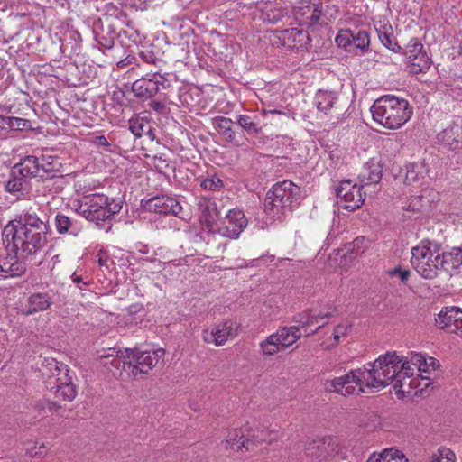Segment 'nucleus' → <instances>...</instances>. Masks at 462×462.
<instances>
[{"label": "nucleus", "instance_id": "f257e3e1", "mask_svg": "<svg viewBox=\"0 0 462 462\" xmlns=\"http://www.w3.org/2000/svg\"><path fill=\"white\" fill-rule=\"evenodd\" d=\"M49 230L48 222L30 208L15 215L4 227L3 241L7 243V249L11 246L13 255L23 262L45 247Z\"/></svg>", "mask_w": 462, "mask_h": 462}, {"label": "nucleus", "instance_id": "f03ea898", "mask_svg": "<svg viewBox=\"0 0 462 462\" xmlns=\"http://www.w3.org/2000/svg\"><path fill=\"white\" fill-rule=\"evenodd\" d=\"M303 199L300 188L291 180L275 183L266 193L264 211L273 221H282Z\"/></svg>", "mask_w": 462, "mask_h": 462}, {"label": "nucleus", "instance_id": "7ed1b4c3", "mask_svg": "<svg viewBox=\"0 0 462 462\" xmlns=\"http://www.w3.org/2000/svg\"><path fill=\"white\" fill-rule=\"evenodd\" d=\"M370 110L376 123L391 130L399 129L413 114L412 106L407 99L393 95L380 97Z\"/></svg>", "mask_w": 462, "mask_h": 462}, {"label": "nucleus", "instance_id": "20e7f679", "mask_svg": "<svg viewBox=\"0 0 462 462\" xmlns=\"http://www.w3.org/2000/svg\"><path fill=\"white\" fill-rule=\"evenodd\" d=\"M121 209V202L102 193L84 196L76 206L77 213L87 220L94 222L99 226L107 224L106 231L112 227L111 218Z\"/></svg>", "mask_w": 462, "mask_h": 462}, {"label": "nucleus", "instance_id": "39448f33", "mask_svg": "<svg viewBox=\"0 0 462 462\" xmlns=\"http://www.w3.org/2000/svg\"><path fill=\"white\" fill-rule=\"evenodd\" d=\"M398 355L387 352L379 356L374 363H367L361 368L365 385L370 389H383L397 381Z\"/></svg>", "mask_w": 462, "mask_h": 462}, {"label": "nucleus", "instance_id": "423d86ee", "mask_svg": "<svg viewBox=\"0 0 462 462\" xmlns=\"http://www.w3.org/2000/svg\"><path fill=\"white\" fill-rule=\"evenodd\" d=\"M444 253L439 243L422 240L411 249V266L422 278L435 279L439 272L442 271Z\"/></svg>", "mask_w": 462, "mask_h": 462}, {"label": "nucleus", "instance_id": "0eeeda50", "mask_svg": "<svg viewBox=\"0 0 462 462\" xmlns=\"http://www.w3.org/2000/svg\"><path fill=\"white\" fill-rule=\"evenodd\" d=\"M46 367L50 372V379H53L54 385L51 387L56 397L64 401H73L78 393L77 385L74 383L76 379L75 373L71 371L66 364L56 359H46Z\"/></svg>", "mask_w": 462, "mask_h": 462}, {"label": "nucleus", "instance_id": "6e6552de", "mask_svg": "<svg viewBox=\"0 0 462 462\" xmlns=\"http://www.w3.org/2000/svg\"><path fill=\"white\" fill-rule=\"evenodd\" d=\"M305 455L319 462H330L346 458V450L337 438L327 436L309 441L305 447Z\"/></svg>", "mask_w": 462, "mask_h": 462}, {"label": "nucleus", "instance_id": "1a4fd4ad", "mask_svg": "<svg viewBox=\"0 0 462 462\" xmlns=\"http://www.w3.org/2000/svg\"><path fill=\"white\" fill-rule=\"evenodd\" d=\"M170 87L171 81L166 74H162L160 70H151L133 83L132 91L136 97L147 100L155 95L163 94Z\"/></svg>", "mask_w": 462, "mask_h": 462}, {"label": "nucleus", "instance_id": "9d476101", "mask_svg": "<svg viewBox=\"0 0 462 462\" xmlns=\"http://www.w3.org/2000/svg\"><path fill=\"white\" fill-rule=\"evenodd\" d=\"M130 380L136 379L139 374H148L164 356V350L160 348L152 351H137L125 349Z\"/></svg>", "mask_w": 462, "mask_h": 462}, {"label": "nucleus", "instance_id": "9b49d317", "mask_svg": "<svg viewBox=\"0 0 462 462\" xmlns=\"http://www.w3.org/2000/svg\"><path fill=\"white\" fill-rule=\"evenodd\" d=\"M302 336L299 326L282 327L260 343L263 356H272L292 346Z\"/></svg>", "mask_w": 462, "mask_h": 462}, {"label": "nucleus", "instance_id": "f8f14e48", "mask_svg": "<svg viewBox=\"0 0 462 462\" xmlns=\"http://www.w3.org/2000/svg\"><path fill=\"white\" fill-rule=\"evenodd\" d=\"M324 389L328 393H336L343 396L364 393L365 380L361 368L349 371L347 374L325 380Z\"/></svg>", "mask_w": 462, "mask_h": 462}, {"label": "nucleus", "instance_id": "ddd939ff", "mask_svg": "<svg viewBox=\"0 0 462 462\" xmlns=\"http://www.w3.org/2000/svg\"><path fill=\"white\" fill-rule=\"evenodd\" d=\"M272 439H265L260 435H256L254 431L248 426L240 429H235L230 431L226 436L223 444L226 449L243 450L246 451L253 449V448L259 443L271 442Z\"/></svg>", "mask_w": 462, "mask_h": 462}, {"label": "nucleus", "instance_id": "4468645a", "mask_svg": "<svg viewBox=\"0 0 462 462\" xmlns=\"http://www.w3.org/2000/svg\"><path fill=\"white\" fill-rule=\"evenodd\" d=\"M363 187L361 184H353L349 180L341 181L337 189V197L341 206L349 211L359 208L365 201Z\"/></svg>", "mask_w": 462, "mask_h": 462}, {"label": "nucleus", "instance_id": "2eb2a0df", "mask_svg": "<svg viewBox=\"0 0 462 462\" xmlns=\"http://www.w3.org/2000/svg\"><path fill=\"white\" fill-rule=\"evenodd\" d=\"M101 365L106 368L114 377L122 381H130L129 372L126 369L128 365L127 354L117 351L115 348L108 350L107 354L100 355Z\"/></svg>", "mask_w": 462, "mask_h": 462}, {"label": "nucleus", "instance_id": "dca6fc26", "mask_svg": "<svg viewBox=\"0 0 462 462\" xmlns=\"http://www.w3.org/2000/svg\"><path fill=\"white\" fill-rule=\"evenodd\" d=\"M293 15L299 26L322 25L319 23L321 9L319 2L300 0L293 8Z\"/></svg>", "mask_w": 462, "mask_h": 462}, {"label": "nucleus", "instance_id": "f3484780", "mask_svg": "<svg viewBox=\"0 0 462 462\" xmlns=\"http://www.w3.org/2000/svg\"><path fill=\"white\" fill-rule=\"evenodd\" d=\"M248 221L240 209H230L221 221L218 233L225 237L236 239L247 226Z\"/></svg>", "mask_w": 462, "mask_h": 462}, {"label": "nucleus", "instance_id": "a211bd4d", "mask_svg": "<svg viewBox=\"0 0 462 462\" xmlns=\"http://www.w3.org/2000/svg\"><path fill=\"white\" fill-rule=\"evenodd\" d=\"M236 336V329L231 320L215 324L211 328L204 329L202 332L203 340L215 346H222Z\"/></svg>", "mask_w": 462, "mask_h": 462}, {"label": "nucleus", "instance_id": "6ab92c4d", "mask_svg": "<svg viewBox=\"0 0 462 462\" xmlns=\"http://www.w3.org/2000/svg\"><path fill=\"white\" fill-rule=\"evenodd\" d=\"M441 329L450 333L462 334V308L457 306H446L435 319Z\"/></svg>", "mask_w": 462, "mask_h": 462}, {"label": "nucleus", "instance_id": "aec40b11", "mask_svg": "<svg viewBox=\"0 0 462 462\" xmlns=\"http://www.w3.org/2000/svg\"><path fill=\"white\" fill-rule=\"evenodd\" d=\"M144 207L146 210L150 212L162 215L171 214L180 218H182L181 205L176 199L168 196L162 195L153 197L147 200Z\"/></svg>", "mask_w": 462, "mask_h": 462}, {"label": "nucleus", "instance_id": "412c9836", "mask_svg": "<svg viewBox=\"0 0 462 462\" xmlns=\"http://www.w3.org/2000/svg\"><path fill=\"white\" fill-rule=\"evenodd\" d=\"M7 250L0 251V279L21 276L26 271L25 263Z\"/></svg>", "mask_w": 462, "mask_h": 462}, {"label": "nucleus", "instance_id": "4be33fe9", "mask_svg": "<svg viewBox=\"0 0 462 462\" xmlns=\"http://www.w3.org/2000/svg\"><path fill=\"white\" fill-rule=\"evenodd\" d=\"M52 303L51 296L46 292H35L31 294L26 300V305L21 309V313L26 316L48 310Z\"/></svg>", "mask_w": 462, "mask_h": 462}, {"label": "nucleus", "instance_id": "5701e85b", "mask_svg": "<svg viewBox=\"0 0 462 462\" xmlns=\"http://www.w3.org/2000/svg\"><path fill=\"white\" fill-rule=\"evenodd\" d=\"M442 271L450 276H462V247H453L449 251H445Z\"/></svg>", "mask_w": 462, "mask_h": 462}, {"label": "nucleus", "instance_id": "b1692460", "mask_svg": "<svg viewBox=\"0 0 462 462\" xmlns=\"http://www.w3.org/2000/svg\"><path fill=\"white\" fill-rule=\"evenodd\" d=\"M438 141L451 150L457 149L462 143V125L453 121L438 134Z\"/></svg>", "mask_w": 462, "mask_h": 462}, {"label": "nucleus", "instance_id": "393cba45", "mask_svg": "<svg viewBox=\"0 0 462 462\" xmlns=\"http://www.w3.org/2000/svg\"><path fill=\"white\" fill-rule=\"evenodd\" d=\"M4 188L5 192L15 196L17 199H23L28 193V181L27 179L18 174L16 170L12 168Z\"/></svg>", "mask_w": 462, "mask_h": 462}, {"label": "nucleus", "instance_id": "a878e982", "mask_svg": "<svg viewBox=\"0 0 462 462\" xmlns=\"http://www.w3.org/2000/svg\"><path fill=\"white\" fill-rule=\"evenodd\" d=\"M382 176V166L375 160H371L364 165L358 179L362 186H367L380 182Z\"/></svg>", "mask_w": 462, "mask_h": 462}, {"label": "nucleus", "instance_id": "bb28decb", "mask_svg": "<svg viewBox=\"0 0 462 462\" xmlns=\"http://www.w3.org/2000/svg\"><path fill=\"white\" fill-rule=\"evenodd\" d=\"M18 174L27 178L41 177L44 178L43 174L40 172V166L38 157L35 155H27L20 160L18 163L13 166Z\"/></svg>", "mask_w": 462, "mask_h": 462}, {"label": "nucleus", "instance_id": "cd10ccee", "mask_svg": "<svg viewBox=\"0 0 462 462\" xmlns=\"http://www.w3.org/2000/svg\"><path fill=\"white\" fill-rule=\"evenodd\" d=\"M55 227L60 235L68 234L73 236H78L83 229L80 221L61 213L55 216Z\"/></svg>", "mask_w": 462, "mask_h": 462}, {"label": "nucleus", "instance_id": "c85d7f7f", "mask_svg": "<svg viewBox=\"0 0 462 462\" xmlns=\"http://www.w3.org/2000/svg\"><path fill=\"white\" fill-rule=\"evenodd\" d=\"M262 116L258 114L238 115L236 116V123L249 135L257 136L263 132V124L261 120Z\"/></svg>", "mask_w": 462, "mask_h": 462}, {"label": "nucleus", "instance_id": "c756f323", "mask_svg": "<svg viewBox=\"0 0 462 462\" xmlns=\"http://www.w3.org/2000/svg\"><path fill=\"white\" fill-rule=\"evenodd\" d=\"M398 368L397 370V381L394 383V389L398 391L402 389L405 383V380L411 378L415 370H417L416 366H414L411 362V354L407 357H403L402 356H398Z\"/></svg>", "mask_w": 462, "mask_h": 462}, {"label": "nucleus", "instance_id": "7c9ffc66", "mask_svg": "<svg viewBox=\"0 0 462 462\" xmlns=\"http://www.w3.org/2000/svg\"><path fill=\"white\" fill-rule=\"evenodd\" d=\"M199 210L200 212L201 221L208 226H212L220 216L217 203L211 199H201L199 202Z\"/></svg>", "mask_w": 462, "mask_h": 462}, {"label": "nucleus", "instance_id": "2f4dec72", "mask_svg": "<svg viewBox=\"0 0 462 462\" xmlns=\"http://www.w3.org/2000/svg\"><path fill=\"white\" fill-rule=\"evenodd\" d=\"M428 167L424 161L410 162L406 165L405 183L413 185L419 183L428 174Z\"/></svg>", "mask_w": 462, "mask_h": 462}, {"label": "nucleus", "instance_id": "473e14b6", "mask_svg": "<svg viewBox=\"0 0 462 462\" xmlns=\"http://www.w3.org/2000/svg\"><path fill=\"white\" fill-rule=\"evenodd\" d=\"M411 362L416 366L417 371L420 373H430L435 371L439 364L437 359L432 356H427L421 353H411Z\"/></svg>", "mask_w": 462, "mask_h": 462}, {"label": "nucleus", "instance_id": "72a5a7b5", "mask_svg": "<svg viewBox=\"0 0 462 462\" xmlns=\"http://www.w3.org/2000/svg\"><path fill=\"white\" fill-rule=\"evenodd\" d=\"M366 462H408L402 451L394 448H386L381 453H373Z\"/></svg>", "mask_w": 462, "mask_h": 462}, {"label": "nucleus", "instance_id": "f704fd0d", "mask_svg": "<svg viewBox=\"0 0 462 462\" xmlns=\"http://www.w3.org/2000/svg\"><path fill=\"white\" fill-rule=\"evenodd\" d=\"M214 126L217 132L228 143H235L236 133L233 130V121L225 116H217L214 119Z\"/></svg>", "mask_w": 462, "mask_h": 462}, {"label": "nucleus", "instance_id": "c9c22d12", "mask_svg": "<svg viewBox=\"0 0 462 462\" xmlns=\"http://www.w3.org/2000/svg\"><path fill=\"white\" fill-rule=\"evenodd\" d=\"M337 100V95L333 91L319 90L315 96V105L317 108L328 114Z\"/></svg>", "mask_w": 462, "mask_h": 462}, {"label": "nucleus", "instance_id": "e433bc0d", "mask_svg": "<svg viewBox=\"0 0 462 462\" xmlns=\"http://www.w3.org/2000/svg\"><path fill=\"white\" fill-rule=\"evenodd\" d=\"M61 42V47H69L71 50H76L81 42V36L79 31H60L56 33Z\"/></svg>", "mask_w": 462, "mask_h": 462}, {"label": "nucleus", "instance_id": "4c0bfd02", "mask_svg": "<svg viewBox=\"0 0 462 462\" xmlns=\"http://www.w3.org/2000/svg\"><path fill=\"white\" fill-rule=\"evenodd\" d=\"M94 39L104 49H112L116 41V31H92Z\"/></svg>", "mask_w": 462, "mask_h": 462}, {"label": "nucleus", "instance_id": "58836bf2", "mask_svg": "<svg viewBox=\"0 0 462 462\" xmlns=\"http://www.w3.org/2000/svg\"><path fill=\"white\" fill-rule=\"evenodd\" d=\"M376 32L382 43L389 50L398 52L402 49L401 43L394 35V31H376Z\"/></svg>", "mask_w": 462, "mask_h": 462}, {"label": "nucleus", "instance_id": "ea45409f", "mask_svg": "<svg viewBox=\"0 0 462 462\" xmlns=\"http://www.w3.org/2000/svg\"><path fill=\"white\" fill-rule=\"evenodd\" d=\"M149 120L143 117L131 118L128 121V128L136 138H141L149 131Z\"/></svg>", "mask_w": 462, "mask_h": 462}, {"label": "nucleus", "instance_id": "a19ab883", "mask_svg": "<svg viewBox=\"0 0 462 462\" xmlns=\"http://www.w3.org/2000/svg\"><path fill=\"white\" fill-rule=\"evenodd\" d=\"M263 11V20L269 23H277L285 14L284 10L273 7V5H265L264 7H260Z\"/></svg>", "mask_w": 462, "mask_h": 462}, {"label": "nucleus", "instance_id": "79ce46f5", "mask_svg": "<svg viewBox=\"0 0 462 462\" xmlns=\"http://www.w3.org/2000/svg\"><path fill=\"white\" fill-rule=\"evenodd\" d=\"M408 66L411 73L419 74L424 72L430 68V58L426 53L420 54L417 58L408 61Z\"/></svg>", "mask_w": 462, "mask_h": 462}, {"label": "nucleus", "instance_id": "37998d69", "mask_svg": "<svg viewBox=\"0 0 462 462\" xmlns=\"http://www.w3.org/2000/svg\"><path fill=\"white\" fill-rule=\"evenodd\" d=\"M40 172L47 178L49 174L55 171V166L58 164L57 159L52 156L42 155L38 157Z\"/></svg>", "mask_w": 462, "mask_h": 462}, {"label": "nucleus", "instance_id": "c03bdc74", "mask_svg": "<svg viewBox=\"0 0 462 462\" xmlns=\"http://www.w3.org/2000/svg\"><path fill=\"white\" fill-rule=\"evenodd\" d=\"M430 462H456V455L450 448L442 447L433 453Z\"/></svg>", "mask_w": 462, "mask_h": 462}, {"label": "nucleus", "instance_id": "a18cd8bd", "mask_svg": "<svg viewBox=\"0 0 462 462\" xmlns=\"http://www.w3.org/2000/svg\"><path fill=\"white\" fill-rule=\"evenodd\" d=\"M352 45L355 49L364 50L368 47L370 40L367 31H353Z\"/></svg>", "mask_w": 462, "mask_h": 462}, {"label": "nucleus", "instance_id": "49530a36", "mask_svg": "<svg viewBox=\"0 0 462 462\" xmlns=\"http://www.w3.org/2000/svg\"><path fill=\"white\" fill-rule=\"evenodd\" d=\"M353 32V31H339V34L336 36V43L337 46L349 52L354 51V47L352 45Z\"/></svg>", "mask_w": 462, "mask_h": 462}, {"label": "nucleus", "instance_id": "de8ad7c7", "mask_svg": "<svg viewBox=\"0 0 462 462\" xmlns=\"http://www.w3.org/2000/svg\"><path fill=\"white\" fill-rule=\"evenodd\" d=\"M426 53L423 51V45L418 42L416 39H411L410 43L407 45V49L404 52L407 62L411 60L414 58L420 56V54Z\"/></svg>", "mask_w": 462, "mask_h": 462}, {"label": "nucleus", "instance_id": "09e8293b", "mask_svg": "<svg viewBox=\"0 0 462 462\" xmlns=\"http://www.w3.org/2000/svg\"><path fill=\"white\" fill-rule=\"evenodd\" d=\"M32 122L28 119L12 116L11 131L32 130Z\"/></svg>", "mask_w": 462, "mask_h": 462}, {"label": "nucleus", "instance_id": "8fccbe9b", "mask_svg": "<svg viewBox=\"0 0 462 462\" xmlns=\"http://www.w3.org/2000/svg\"><path fill=\"white\" fill-rule=\"evenodd\" d=\"M351 323L338 324L334 328L333 338L336 344H338L341 337H346L352 330Z\"/></svg>", "mask_w": 462, "mask_h": 462}, {"label": "nucleus", "instance_id": "3c124183", "mask_svg": "<svg viewBox=\"0 0 462 462\" xmlns=\"http://www.w3.org/2000/svg\"><path fill=\"white\" fill-rule=\"evenodd\" d=\"M153 0H123L125 7L134 10H145Z\"/></svg>", "mask_w": 462, "mask_h": 462}, {"label": "nucleus", "instance_id": "603ef678", "mask_svg": "<svg viewBox=\"0 0 462 462\" xmlns=\"http://www.w3.org/2000/svg\"><path fill=\"white\" fill-rule=\"evenodd\" d=\"M222 186V180L217 177L205 179L200 182V187L207 190H217Z\"/></svg>", "mask_w": 462, "mask_h": 462}, {"label": "nucleus", "instance_id": "864d4df0", "mask_svg": "<svg viewBox=\"0 0 462 462\" xmlns=\"http://www.w3.org/2000/svg\"><path fill=\"white\" fill-rule=\"evenodd\" d=\"M139 57L143 62L146 64H152L156 67L162 62V60L156 57V55L151 51H144L139 52Z\"/></svg>", "mask_w": 462, "mask_h": 462}, {"label": "nucleus", "instance_id": "5fc2aeb1", "mask_svg": "<svg viewBox=\"0 0 462 462\" xmlns=\"http://www.w3.org/2000/svg\"><path fill=\"white\" fill-rule=\"evenodd\" d=\"M321 322L325 319L334 317L337 313V308L336 306L328 305L319 311H316Z\"/></svg>", "mask_w": 462, "mask_h": 462}, {"label": "nucleus", "instance_id": "6e6d98bb", "mask_svg": "<svg viewBox=\"0 0 462 462\" xmlns=\"http://www.w3.org/2000/svg\"><path fill=\"white\" fill-rule=\"evenodd\" d=\"M388 273L392 277L398 275L400 280L403 282H406L411 275V272L409 270L402 269L400 267L390 270Z\"/></svg>", "mask_w": 462, "mask_h": 462}, {"label": "nucleus", "instance_id": "4d7b16f0", "mask_svg": "<svg viewBox=\"0 0 462 462\" xmlns=\"http://www.w3.org/2000/svg\"><path fill=\"white\" fill-rule=\"evenodd\" d=\"M294 321L298 323L300 330L302 328H307L309 327V316L308 312L304 311L302 313H300L298 316L294 318Z\"/></svg>", "mask_w": 462, "mask_h": 462}, {"label": "nucleus", "instance_id": "13d9d810", "mask_svg": "<svg viewBox=\"0 0 462 462\" xmlns=\"http://www.w3.org/2000/svg\"><path fill=\"white\" fill-rule=\"evenodd\" d=\"M118 23H113L110 24L108 27L109 29H114L115 27L125 25V26H132V22L127 18V16L125 14H121L120 16L116 17Z\"/></svg>", "mask_w": 462, "mask_h": 462}, {"label": "nucleus", "instance_id": "bf43d9fd", "mask_svg": "<svg viewBox=\"0 0 462 462\" xmlns=\"http://www.w3.org/2000/svg\"><path fill=\"white\" fill-rule=\"evenodd\" d=\"M92 143L97 147H109L110 143L105 135H98L91 140Z\"/></svg>", "mask_w": 462, "mask_h": 462}, {"label": "nucleus", "instance_id": "052dcab7", "mask_svg": "<svg viewBox=\"0 0 462 462\" xmlns=\"http://www.w3.org/2000/svg\"><path fill=\"white\" fill-rule=\"evenodd\" d=\"M12 116H0V131H11Z\"/></svg>", "mask_w": 462, "mask_h": 462}, {"label": "nucleus", "instance_id": "680f3d73", "mask_svg": "<svg viewBox=\"0 0 462 462\" xmlns=\"http://www.w3.org/2000/svg\"><path fill=\"white\" fill-rule=\"evenodd\" d=\"M135 61V58L133 56L128 55L124 60L117 62V67L120 69H125L131 65H133Z\"/></svg>", "mask_w": 462, "mask_h": 462}, {"label": "nucleus", "instance_id": "e2e57ef3", "mask_svg": "<svg viewBox=\"0 0 462 462\" xmlns=\"http://www.w3.org/2000/svg\"><path fill=\"white\" fill-rule=\"evenodd\" d=\"M309 316V327L321 322L316 310H307Z\"/></svg>", "mask_w": 462, "mask_h": 462}, {"label": "nucleus", "instance_id": "0e129e2a", "mask_svg": "<svg viewBox=\"0 0 462 462\" xmlns=\"http://www.w3.org/2000/svg\"><path fill=\"white\" fill-rule=\"evenodd\" d=\"M45 407L51 412H57L61 408L60 404L51 400L45 401Z\"/></svg>", "mask_w": 462, "mask_h": 462}, {"label": "nucleus", "instance_id": "69168bd1", "mask_svg": "<svg viewBox=\"0 0 462 462\" xmlns=\"http://www.w3.org/2000/svg\"><path fill=\"white\" fill-rule=\"evenodd\" d=\"M150 107L155 111H161L164 107V104L161 101H152Z\"/></svg>", "mask_w": 462, "mask_h": 462}, {"label": "nucleus", "instance_id": "338daca9", "mask_svg": "<svg viewBox=\"0 0 462 462\" xmlns=\"http://www.w3.org/2000/svg\"><path fill=\"white\" fill-rule=\"evenodd\" d=\"M365 241V238L364 236H359L357 238H356L354 241H353V249L355 248H357V249H360L361 248V245Z\"/></svg>", "mask_w": 462, "mask_h": 462}, {"label": "nucleus", "instance_id": "774afa93", "mask_svg": "<svg viewBox=\"0 0 462 462\" xmlns=\"http://www.w3.org/2000/svg\"><path fill=\"white\" fill-rule=\"evenodd\" d=\"M71 279H72L73 282H74V283H76V284H79V283H81V282H82L84 285H87V284H88V282H83V278H82V276L78 275V274H77V273H75L71 275Z\"/></svg>", "mask_w": 462, "mask_h": 462}]
</instances>
